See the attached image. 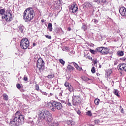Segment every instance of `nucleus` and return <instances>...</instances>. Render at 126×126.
Instances as JSON below:
<instances>
[{
	"label": "nucleus",
	"instance_id": "nucleus-1",
	"mask_svg": "<svg viewBox=\"0 0 126 126\" xmlns=\"http://www.w3.org/2000/svg\"><path fill=\"white\" fill-rule=\"evenodd\" d=\"M25 116L22 115L21 111H17L14 115V118L11 120L10 125L11 126H21L24 123Z\"/></svg>",
	"mask_w": 126,
	"mask_h": 126
},
{
	"label": "nucleus",
	"instance_id": "nucleus-2",
	"mask_svg": "<svg viewBox=\"0 0 126 126\" xmlns=\"http://www.w3.org/2000/svg\"><path fill=\"white\" fill-rule=\"evenodd\" d=\"M35 17V11L32 7H29L23 13V18L25 22H31Z\"/></svg>",
	"mask_w": 126,
	"mask_h": 126
},
{
	"label": "nucleus",
	"instance_id": "nucleus-3",
	"mask_svg": "<svg viewBox=\"0 0 126 126\" xmlns=\"http://www.w3.org/2000/svg\"><path fill=\"white\" fill-rule=\"evenodd\" d=\"M37 115L38 120H45L46 122L52 119V114L48 110H46L44 112L42 110H38Z\"/></svg>",
	"mask_w": 126,
	"mask_h": 126
},
{
	"label": "nucleus",
	"instance_id": "nucleus-4",
	"mask_svg": "<svg viewBox=\"0 0 126 126\" xmlns=\"http://www.w3.org/2000/svg\"><path fill=\"white\" fill-rule=\"evenodd\" d=\"M20 45L21 49L23 50H27L30 45V42L27 38H24L21 40Z\"/></svg>",
	"mask_w": 126,
	"mask_h": 126
},
{
	"label": "nucleus",
	"instance_id": "nucleus-5",
	"mask_svg": "<svg viewBox=\"0 0 126 126\" xmlns=\"http://www.w3.org/2000/svg\"><path fill=\"white\" fill-rule=\"evenodd\" d=\"M2 19H4L6 22H11L13 20V17H12V14L10 11H6L4 16H1Z\"/></svg>",
	"mask_w": 126,
	"mask_h": 126
},
{
	"label": "nucleus",
	"instance_id": "nucleus-6",
	"mask_svg": "<svg viewBox=\"0 0 126 126\" xmlns=\"http://www.w3.org/2000/svg\"><path fill=\"white\" fill-rule=\"evenodd\" d=\"M63 104L61 103L60 102L54 101V107H52L51 108V111L52 112H56V110H58V111H61L63 110Z\"/></svg>",
	"mask_w": 126,
	"mask_h": 126
},
{
	"label": "nucleus",
	"instance_id": "nucleus-7",
	"mask_svg": "<svg viewBox=\"0 0 126 126\" xmlns=\"http://www.w3.org/2000/svg\"><path fill=\"white\" fill-rule=\"evenodd\" d=\"M36 67L38 68L39 70H43L45 68V62L43 61V59L39 58L37 60L36 64Z\"/></svg>",
	"mask_w": 126,
	"mask_h": 126
},
{
	"label": "nucleus",
	"instance_id": "nucleus-8",
	"mask_svg": "<svg viewBox=\"0 0 126 126\" xmlns=\"http://www.w3.org/2000/svg\"><path fill=\"white\" fill-rule=\"evenodd\" d=\"M80 100H81V98H80V96L74 95L73 96V99H72L73 106H77V105H79V103L81 102Z\"/></svg>",
	"mask_w": 126,
	"mask_h": 126
},
{
	"label": "nucleus",
	"instance_id": "nucleus-9",
	"mask_svg": "<svg viewBox=\"0 0 126 126\" xmlns=\"http://www.w3.org/2000/svg\"><path fill=\"white\" fill-rule=\"evenodd\" d=\"M48 126H59L60 124L57 121H53V115H51V119L50 120H48L46 122Z\"/></svg>",
	"mask_w": 126,
	"mask_h": 126
},
{
	"label": "nucleus",
	"instance_id": "nucleus-10",
	"mask_svg": "<svg viewBox=\"0 0 126 126\" xmlns=\"http://www.w3.org/2000/svg\"><path fill=\"white\" fill-rule=\"evenodd\" d=\"M69 11L71 13H75L78 11V7L75 3H74L71 5L70 8H69Z\"/></svg>",
	"mask_w": 126,
	"mask_h": 126
},
{
	"label": "nucleus",
	"instance_id": "nucleus-11",
	"mask_svg": "<svg viewBox=\"0 0 126 126\" xmlns=\"http://www.w3.org/2000/svg\"><path fill=\"white\" fill-rule=\"evenodd\" d=\"M64 86L66 87L69 92H74V89L73 88V87H72L69 83L66 82L64 83Z\"/></svg>",
	"mask_w": 126,
	"mask_h": 126
},
{
	"label": "nucleus",
	"instance_id": "nucleus-12",
	"mask_svg": "<svg viewBox=\"0 0 126 126\" xmlns=\"http://www.w3.org/2000/svg\"><path fill=\"white\" fill-rule=\"evenodd\" d=\"M119 12L122 16L126 17V8L125 7H121L119 8Z\"/></svg>",
	"mask_w": 126,
	"mask_h": 126
},
{
	"label": "nucleus",
	"instance_id": "nucleus-13",
	"mask_svg": "<svg viewBox=\"0 0 126 126\" xmlns=\"http://www.w3.org/2000/svg\"><path fill=\"white\" fill-rule=\"evenodd\" d=\"M54 106L55 101L48 102L46 105V107L48 108V109H52V108H54Z\"/></svg>",
	"mask_w": 126,
	"mask_h": 126
},
{
	"label": "nucleus",
	"instance_id": "nucleus-14",
	"mask_svg": "<svg viewBox=\"0 0 126 126\" xmlns=\"http://www.w3.org/2000/svg\"><path fill=\"white\" fill-rule=\"evenodd\" d=\"M73 64L77 70H79V71H81V70H82V67L79 66V65H78L77 63H75V62L73 63Z\"/></svg>",
	"mask_w": 126,
	"mask_h": 126
},
{
	"label": "nucleus",
	"instance_id": "nucleus-15",
	"mask_svg": "<svg viewBox=\"0 0 126 126\" xmlns=\"http://www.w3.org/2000/svg\"><path fill=\"white\" fill-rule=\"evenodd\" d=\"M101 54H102V55H108V54H109V50H108V48L103 47Z\"/></svg>",
	"mask_w": 126,
	"mask_h": 126
},
{
	"label": "nucleus",
	"instance_id": "nucleus-16",
	"mask_svg": "<svg viewBox=\"0 0 126 126\" xmlns=\"http://www.w3.org/2000/svg\"><path fill=\"white\" fill-rule=\"evenodd\" d=\"M67 124L68 126H75V122L73 121V120H68L67 121Z\"/></svg>",
	"mask_w": 126,
	"mask_h": 126
},
{
	"label": "nucleus",
	"instance_id": "nucleus-17",
	"mask_svg": "<svg viewBox=\"0 0 126 126\" xmlns=\"http://www.w3.org/2000/svg\"><path fill=\"white\" fill-rule=\"evenodd\" d=\"M112 72H113L112 69H108L106 70L105 75H107V77H110V76H111V75L112 74Z\"/></svg>",
	"mask_w": 126,
	"mask_h": 126
},
{
	"label": "nucleus",
	"instance_id": "nucleus-18",
	"mask_svg": "<svg viewBox=\"0 0 126 126\" xmlns=\"http://www.w3.org/2000/svg\"><path fill=\"white\" fill-rule=\"evenodd\" d=\"M47 28L50 32H52V31H53V25L52 23H49L48 24Z\"/></svg>",
	"mask_w": 126,
	"mask_h": 126
},
{
	"label": "nucleus",
	"instance_id": "nucleus-19",
	"mask_svg": "<svg viewBox=\"0 0 126 126\" xmlns=\"http://www.w3.org/2000/svg\"><path fill=\"white\" fill-rule=\"evenodd\" d=\"M67 69L68 71H72V70H74V67L71 65H68L67 67Z\"/></svg>",
	"mask_w": 126,
	"mask_h": 126
},
{
	"label": "nucleus",
	"instance_id": "nucleus-20",
	"mask_svg": "<svg viewBox=\"0 0 126 126\" xmlns=\"http://www.w3.org/2000/svg\"><path fill=\"white\" fill-rule=\"evenodd\" d=\"M3 99L5 100V101H7L8 100V95L6 94H2Z\"/></svg>",
	"mask_w": 126,
	"mask_h": 126
},
{
	"label": "nucleus",
	"instance_id": "nucleus-21",
	"mask_svg": "<svg viewBox=\"0 0 126 126\" xmlns=\"http://www.w3.org/2000/svg\"><path fill=\"white\" fill-rule=\"evenodd\" d=\"M102 50H103V47H97L96 48V53L98 52V53H101V54H102Z\"/></svg>",
	"mask_w": 126,
	"mask_h": 126
},
{
	"label": "nucleus",
	"instance_id": "nucleus-22",
	"mask_svg": "<svg viewBox=\"0 0 126 126\" xmlns=\"http://www.w3.org/2000/svg\"><path fill=\"white\" fill-rule=\"evenodd\" d=\"M113 93L115 95L117 96L118 97H120V95L119 94V91L118 90H114Z\"/></svg>",
	"mask_w": 126,
	"mask_h": 126
},
{
	"label": "nucleus",
	"instance_id": "nucleus-23",
	"mask_svg": "<svg viewBox=\"0 0 126 126\" xmlns=\"http://www.w3.org/2000/svg\"><path fill=\"white\" fill-rule=\"evenodd\" d=\"M19 30L21 33H23V30H24V26H20L19 27Z\"/></svg>",
	"mask_w": 126,
	"mask_h": 126
},
{
	"label": "nucleus",
	"instance_id": "nucleus-24",
	"mask_svg": "<svg viewBox=\"0 0 126 126\" xmlns=\"http://www.w3.org/2000/svg\"><path fill=\"white\" fill-rule=\"evenodd\" d=\"M85 4L86 7H91L92 6V4L89 2H86Z\"/></svg>",
	"mask_w": 126,
	"mask_h": 126
},
{
	"label": "nucleus",
	"instance_id": "nucleus-25",
	"mask_svg": "<svg viewBox=\"0 0 126 126\" xmlns=\"http://www.w3.org/2000/svg\"><path fill=\"white\" fill-rule=\"evenodd\" d=\"M94 102L95 105H96V106H98V105H99V103H100V99L98 98H96L94 100Z\"/></svg>",
	"mask_w": 126,
	"mask_h": 126
},
{
	"label": "nucleus",
	"instance_id": "nucleus-26",
	"mask_svg": "<svg viewBox=\"0 0 126 126\" xmlns=\"http://www.w3.org/2000/svg\"><path fill=\"white\" fill-rule=\"evenodd\" d=\"M5 12V9H1L0 10V15H2V16H3V15H4V13Z\"/></svg>",
	"mask_w": 126,
	"mask_h": 126
},
{
	"label": "nucleus",
	"instance_id": "nucleus-27",
	"mask_svg": "<svg viewBox=\"0 0 126 126\" xmlns=\"http://www.w3.org/2000/svg\"><path fill=\"white\" fill-rule=\"evenodd\" d=\"M48 79H52V78H54L55 77V75L54 74H50L48 75V76H46Z\"/></svg>",
	"mask_w": 126,
	"mask_h": 126
},
{
	"label": "nucleus",
	"instance_id": "nucleus-28",
	"mask_svg": "<svg viewBox=\"0 0 126 126\" xmlns=\"http://www.w3.org/2000/svg\"><path fill=\"white\" fill-rule=\"evenodd\" d=\"M117 55L119 57H122L124 55V52L123 51H118L117 52Z\"/></svg>",
	"mask_w": 126,
	"mask_h": 126
},
{
	"label": "nucleus",
	"instance_id": "nucleus-29",
	"mask_svg": "<svg viewBox=\"0 0 126 126\" xmlns=\"http://www.w3.org/2000/svg\"><path fill=\"white\" fill-rule=\"evenodd\" d=\"M90 53H91V54H93V55H96V54H97V51H96V49L95 50L90 49Z\"/></svg>",
	"mask_w": 126,
	"mask_h": 126
},
{
	"label": "nucleus",
	"instance_id": "nucleus-30",
	"mask_svg": "<svg viewBox=\"0 0 126 126\" xmlns=\"http://www.w3.org/2000/svg\"><path fill=\"white\" fill-rule=\"evenodd\" d=\"M59 61L60 62V63L63 64V65H64V63H65V62H64L63 61V59H59Z\"/></svg>",
	"mask_w": 126,
	"mask_h": 126
},
{
	"label": "nucleus",
	"instance_id": "nucleus-31",
	"mask_svg": "<svg viewBox=\"0 0 126 126\" xmlns=\"http://www.w3.org/2000/svg\"><path fill=\"white\" fill-rule=\"evenodd\" d=\"M86 115L89 117H92V113H91V111L89 110L87 112H86Z\"/></svg>",
	"mask_w": 126,
	"mask_h": 126
},
{
	"label": "nucleus",
	"instance_id": "nucleus-32",
	"mask_svg": "<svg viewBox=\"0 0 126 126\" xmlns=\"http://www.w3.org/2000/svg\"><path fill=\"white\" fill-rule=\"evenodd\" d=\"M34 87L35 88V90H37V91H39V90H40V88H39V85L36 84Z\"/></svg>",
	"mask_w": 126,
	"mask_h": 126
},
{
	"label": "nucleus",
	"instance_id": "nucleus-33",
	"mask_svg": "<svg viewBox=\"0 0 126 126\" xmlns=\"http://www.w3.org/2000/svg\"><path fill=\"white\" fill-rule=\"evenodd\" d=\"M95 125H98L100 123V120L99 119H96L94 121Z\"/></svg>",
	"mask_w": 126,
	"mask_h": 126
},
{
	"label": "nucleus",
	"instance_id": "nucleus-34",
	"mask_svg": "<svg viewBox=\"0 0 126 126\" xmlns=\"http://www.w3.org/2000/svg\"><path fill=\"white\" fill-rule=\"evenodd\" d=\"M82 29L83 30H84V31H86L87 30V26H86L85 25H84L82 26Z\"/></svg>",
	"mask_w": 126,
	"mask_h": 126
},
{
	"label": "nucleus",
	"instance_id": "nucleus-35",
	"mask_svg": "<svg viewBox=\"0 0 126 126\" xmlns=\"http://www.w3.org/2000/svg\"><path fill=\"white\" fill-rule=\"evenodd\" d=\"M95 67H92V69H91V72L93 73H95Z\"/></svg>",
	"mask_w": 126,
	"mask_h": 126
},
{
	"label": "nucleus",
	"instance_id": "nucleus-36",
	"mask_svg": "<svg viewBox=\"0 0 126 126\" xmlns=\"http://www.w3.org/2000/svg\"><path fill=\"white\" fill-rule=\"evenodd\" d=\"M101 2H103V3H105V4H109V2H108L107 0H101Z\"/></svg>",
	"mask_w": 126,
	"mask_h": 126
},
{
	"label": "nucleus",
	"instance_id": "nucleus-37",
	"mask_svg": "<svg viewBox=\"0 0 126 126\" xmlns=\"http://www.w3.org/2000/svg\"><path fill=\"white\" fill-rule=\"evenodd\" d=\"M92 21H93L94 23V24H97V23H98V21L97 19H94Z\"/></svg>",
	"mask_w": 126,
	"mask_h": 126
},
{
	"label": "nucleus",
	"instance_id": "nucleus-38",
	"mask_svg": "<svg viewBox=\"0 0 126 126\" xmlns=\"http://www.w3.org/2000/svg\"><path fill=\"white\" fill-rule=\"evenodd\" d=\"M45 36L46 37V38H47V39H49V40H51V39H52V36H51V35H49L47 34V35H45Z\"/></svg>",
	"mask_w": 126,
	"mask_h": 126
},
{
	"label": "nucleus",
	"instance_id": "nucleus-39",
	"mask_svg": "<svg viewBox=\"0 0 126 126\" xmlns=\"http://www.w3.org/2000/svg\"><path fill=\"white\" fill-rule=\"evenodd\" d=\"M23 79L24 81H27V80H28V77H27V76H26V75H24Z\"/></svg>",
	"mask_w": 126,
	"mask_h": 126
},
{
	"label": "nucleus",
	"instance_id": "nucleus-40",
	"mask_svg": "<svg viewBox=\"0 0 126 126\" xmlns=\"http://www.w3.org/2000/svg\"><path fill=\"white\" fill-rule=\"evenodd\" d=\"M16 87L18 89H20L21 88V86L20 85V84H17Z\"/></svg>",
	"mask_w": 126,
	"mask_h": 126
},
{
	"label": "nucleus",
	"instance_id": "nucleus-41",
	"mask_svg": "<svg viewBox=\"0 0 126 126\" xmlns=\"http://www.w3.org/2000/svg\"><path fill=\"white\" fill-rule=\"evenodd\" d=\"M86 59H88V60H90V61H92V57L89 55L87 56Z\"/></svg>",
	"mask_w": 126,
	"mask_h": 126
},
{
	"label": "nucleus",
	"instance_id": "nucleus-42",
	"mask_svg": "<svg viewBox=\"0 0 126 126\" xmlns=\"http://www.w3.org/2000/svg\"><path fill=\"white\" fill-rule=\"evenodd\" d=\"M76 113L78 114V115H81V111H80L79 110H77Z\"/></svg>",
	"mask_w": 126,
	"mask_h": 126
},
{
	"label": "nucleus",
	"instance_id": "nucleus-43",
	"mask_svg": "<svg viewBox=\"0 0 126 126\" xmlns=\"http://www.w3.org/2000/svg\"><path fill=\"white\" fill-rule=\"evenodd\" d=\"M121 61H123V62H125V61H126V57H123L120 58Z\"/></svg>",
	"mask_w": 126,
	"mask_h": 126
},
{
	"label": "nucleus",
	"instance_id": "nucleus-44",
	"mask_svg": "<svg viewBox=\"0 0 126 126\" xmlns=\"http://www.w3.org/2000/svg\"><path fill=\"white\" fill-rule=\"evenodd\" d=\"M42 94L43 95H45V96H48V93H46V92H42Z\"/></svg>",
	"mask_w": 126,
	"mask_h": 126
},
{
	"label": "nucleus",
	"instance_id": "nucleus-45",
	"mask_svg": "<svg viewBox=\"0 0 126 126\" xmlns=\"http://www.w3.org/2000/svg\"><path fill=\"white\" fill-rule=\"evenodd\" d=\"M94 64H96L97 63V59H95L94 61Z\"/></svg>",
	"mask_w": 126,
	"mask_h": 126
},
{
	"label": "nucleus",
	"instance_id": "nucleus-46",
	"mask_svg": "<svg viewBox=\"0 0 126 126\" xmlns=\"http://www.w3.org/2000/svg\"><path fill=\"white\" fill-rule=\"evenodd\" d=\"M121 114H124V108H122L121 110Z\"/></svg>",
	"mask_w": 126,
	"mask_h": 126
},
{
	"label": "nucleus",
	"instance_id": "nucleus-47",
	"mask_svg": "<svg viewBox=\"0 0 126 126\" xmlns=\"http://www.w3.org/2000/svg\"><path fill=\"white\" fill-rule=\"evenodd\" d=\"M95 2H99L100 3V0H94Z\"/></svg>",
	"mask_w": 126,
	"mask_h": 126
},
{
	"label": "nucleus",
	"instance_id": "nucleus-48",
	"mask_svg": "<svg viewBox=\"0 0 126 126\" xmlns=\"http://www.w3.org/2000/svg\"><path fill=\"white\" fill-rule=\"evenodd\" d=\"M86 80H87V81H88L89 80H92L91 79L88 78H86Z\"/></svg>",
	"mask_w": 126,
	"mask_h": 126
},
{
	"label": "nucleus",
	"instance_id": "nucleus-49",
	"mask_svg": "<svg viewBox=\"0 0 126 126\" xmlns=\"http://www.w3.org/2000/svg\"><path fill=\"white\" fill-rule=\"evenodd\" d=\"M67 105L68 106H71V103L70 102H68Z\"/></svg>",
	"mask_w": 126,
	"mask_h": 126
},
{
	"label": "nucleus",
	"instance_id": "nucleus-50",
	"mask_svg": "<svg viewBox=\"0 0 126 126\" xmlns=\"http://www.w3.org/2000/svg\"><path fill=\"white\" fill-rule=\"evenodd\" d=\"M96 75H97V76L99 77V76H100V73H96Z\"/></svg>",
	"mask_w": 126,
	"mask_h": 126
},
{
	"label": "nucleus",
	"instance_id": "nucleus-51",
	"mask_svg": "<svg viewBox=\"0 0 126 126\" xmlns=\"http://www.w3.org/2000/svg\"><path fill=\"white\" fill-rule=\"evenodd\" d=\"M41 22H42L43 23H44V22H45V20L42 19L41 20Z\"/></svg>",
	"mask_w": 126,
	"mask_h": 126
},
{
	"label": "nucleus",
	"instance_id": "nucleus-52",
	"mask_svg": "<svg viewBox=\"0 0 126 126\" xmlns=\"http://www.w3.org/2000/svg\"><path fill=\"white\" fill-rule=\"evenodd\" d=\"M68 31H71V28H68Z\"/></svg>",
	"mask_w": 126,
	"mask_h": 126
},
{
	"label": "nucleus",
	"instance_id": "nucleus-53",
	"mask_svg": "<svg viewBox=\"0 0 126 126\" xmlns=\"http://www.w3.org/2000/svg\"><path fill=\"white\" fill-rule=\"evenodd\" d=\"M33 47H35L36 46V43H33Z\"/></svg>",
	"mask_w": 126,
	"mask_h": 126
},
{
	"label": "nucleus",
	"instance_id": "nucleus-54",
	"mask_svg": "<svg viewBox=\"0 0 126 126\" xmlns=\"http://www.w3.org/2000/svg\"><path fill=\"white\" fill-rule=\"evenodd\" d=\"M120 75H123V73L122 72V71L120 72Z\"/></svg>",
	"mask_w": 126,
	"mask_h": 126
},
{
	"label": "nucleus",
	"instance_id": "nucleus-55",
	"mask_svg": "<svg viewBox=\"0 0 126 126\" xmlns=\"http://www.w3.org/2000/svg\"><path fill=\"white\" fill-rule=\"evenodd\" d=\"M50 96H53V94H52V93H50Z\"/></svg>",
	"mask_w": 126,
	"mask_h": 126
},
{
	"label": "nucleus",
	"instance_id": "nucleus-56",
	"mask_svg": "<svg viewBox=\"0 0 126 126\" xmlns=\"http://www.w3.org/2000/svg\"><path fill=\"white\" fill-rule=\"evenodd\" d=\"M38 124H40V121H39V120H38Z\"/></svg>",
	"mask_w": 126,
	"mask_h": 126
}]
</instances>
